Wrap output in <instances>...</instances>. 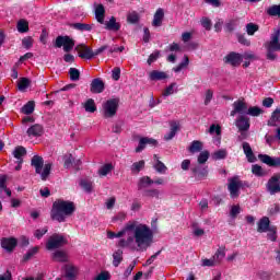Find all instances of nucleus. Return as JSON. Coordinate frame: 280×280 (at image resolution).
<instances>
[{"label": "nucleus", "mask_w": 280, "mask_h": 280, "mask_svg": "<svg viewBox=\"0 0 280 280\" xmlns=\"http://www.w3.org/2000/svg\"><path fill=\"white\" fill-rule=\"evenodd\" d=\"M264 110L261 108L254 106V107H247L246 115H250L252 117H259L260 114H262Z\"/></svg>", "instance_id": "47"}, {"label": "nucleus", "mask_w": 280, "mask_h": 280, "mask_svg": "<svg viewBox=\"0 0 280 280\" xmlns=\"http://www.w3.org/2000/svg\"><path fill=\"white\" fill-rule=\"evenodd\" d=\"M279 124H280V109H276L268 121V126H279Z\"/></svg>", "instance_id": "34"}, {"label": "nucleus", "mask_w": 280, "mask_h": 280, "mask_svg": "<svg viewBox=\"0 0 280 280\" xmlns=\"http://www.w3.org/2000/svg\"><path fill=\"white\" fill-rule=\"evenodd\" d=\"M259 30V26L253 23H248L246 25V32L248 34V36H254L255 32H257Z\"/></svg>", "instance_id": "53"}, {"label": "nucleus", "mask_w": 280, "mask_h": 280, "mask_svg": "<svg viewBox=\"0 0 280 280\" xmlns=\"http://www.w3.org/2000/svg\"><path fill=\"white\" fill-rule=\"evenodd\" d=\"M31 83H32V81H30V79H27V78L20 79V81L18 82L19 91H25L30 86Z\"/></svg>", "instance_id": "45"}, {"label": "nucleus", "mask_w": 280, "mask_h": 280, "mask_svg": "<svg viewBox=\"0 0 280 280\" xmlns=\"http://www.w3.org/2000/svg\"><path fill=\"white\" fill-rule=\"evenodd\" d=\"M94 14L97 23L104 25V19L106 18V9L104 4L94 3Z\"/></svg>", "instance_id": "14"}, {"label": "nucleus", "mask_w": 280, "mask_h": 280, "mask_svg": "<svg viewBox=\"0 0 280 280\" xmlns=\"http://www.w3.org/2000/svg\"><path fill=\"white\" fill-rule=\"evenodd\" d=\"M267 191L270 192L271 196L275 194H280V174H275L266 185Z\"/></svg>", "instance_id": "7"}, {"label": "nucleus", "mask_w": 280, "mask_h": 280, "mask_svg": "<svg viewBox=\"0 0 280 280\" xmlns=\"http://www.w3.org/2000/svg\"><path fill=\"white\" fill-rule=\"evenodd\" d=\"M153 167L159 174H165V172H167V166H165V164L161 161L155 162Z\"/></svg>", "instance_id": "49"}, {"label": "nucleus", "mask_w": 280, "mask_h": 280, "mask_svg": "<svg viewBox=\"0 0 280 280\" xmlns=\"http://www.w3.org/2000/svg\"><path fill=\"white\" fill-rule=\"evenodd\" d=\"M170 75H167L166 72L159 71V70H153L149 73V79L152 80L153 82H156L159 80H167Z\"/></svg>", "instance_id": "24"}, {"label": "nucleus", "mask_w": 280, "mask_h": 280, "mask_svg": "<svg viewBox=\"0 0 280 280\" xmlns=\"http://www.w3.org/2000/svg\"><path fill=\"white\" fill-rule=\"evenodd\" d=\"M38 253V247H33L31 248L26 255H24V261H30V259H32V257H34V255H36Z\"/></svg>", "instance_id": "57"}, {"label": "nucleus", "mask_w": 280, "mask_h": 280, "mask_svg": "<svg viewBox=\"0 0 280 280\" xmlns=\"http://www.w3.org/2000/svg\"><path fill=\"white\" fill-rule=\"evenodd\" d=\"M124 261V250L118 249L113 254V266L117 268Z\"/></svg>", "instance_id": "30"}, {"label": "nucleus", "mask_w": 280, "mask_h": 280, "mask_svg": "<svg viewBox=\"0 0 280 280\" xmlns=\"http://www.w3.org/2000/svg\"><path fill=\"white\" fill-rule=\"evenodd\" d=\"M144 198H156L159 199L161 196V191L159 189H144L142 192Z\"/></svg>", "instance_id": "33"}, {"label": "nucleus", "mask_w": 280, "mask_h": 280, "mask_svg": "<svg viewBox=\"0 0 280 280\" xmlns=\"http://www.w3.org/2000/svg\"><path fill=\"white\" fill-rule=\"evenodd\" d=\"M127 21L128 23H137L139 21V13L137 12H131L127 15Z\"/></svg>", "instance_id": "59"}, {"label": "nucleus", "mask_w": 280, "mask_h": 280, "mask_svg": "<svg viewBox=\"0 0 280 280\" xmlns=\"http://www.w3.org/2000/svg\"><path fill=\"white\" fill-rule=\"evenodd\" d=\"M83 108L85 109V113H95V110H97V106L95 105V100L89 98L83 104Z\"/></svg>", "instance_id": "32"}, {"label": "nucleus", "mask_w": 280, "mask_h": 280, "mask_svg": "<svg viewBox=\"0 0 280 280\" xmlns=\"http://www.w3.org/2000/svg\"><path fill=\"white\" fill-rule=\"evenodd\" d=\"M186 67H189V57H187V55L184 56V61H182L177 67L173 68V71H175V73H180V71H183V69Z\"/></svg>", "instance_id": "41"}, {"label": "nucleus", "mask_w": 280, "mask_h": 280, "mask_svg": "<svg viewBox=\"0 0 280 280\" xmlns=\"http://www.w3.org/2000/svg\"><path fill=\"white\" fill-rule=\"evenodd\" d=\"M69 75H70V80H72V82H78V80H80V70H78L75 68H70Z\"/></svg>", "instance_id": "50"}, {"label": "nucleus", "mask_w": 280, "mask_h": 280, "mask_svg": "<svg viewBox=\"0 0 280 280\" xmlns=\"http://www.w3.org/2000/svg\"><path fill=\"white\" fill-rule=\"evenodd\" d=\"M143 167H145V161L141 160L139 162H135L130 166L131 174H139V172H141V170H143Z\"/></svg>", "instance_id": "35"}, {"label": "nucleus", "mask_w": 280, "mask_h": 280, "mask_svg": "<svg viewBox=\"0 0 280 280\" xmlns=\"http://www.w3.org/2000/svg\"><path fill=\"white\" fill-rule=\"evenodd\" d=\"M69 260V256L63 250H56L52 253V261L65 262Z\"/></svg>", "instance_id": "28"}, {"label": "nucleus", "mask_w": 280, "mask_h": 280, "mask_svg": "<svg viewBox=\"0 0 280 280\" xmlns=\"http://www.w3.org/2000/svg\"><path fill=\"white\" fill-rule=\"evenodd\" d=\"M268 211H269V215H277V213L280 212V205L279 203L271 205Z\"/></svg>", "instance_id": "60"}, {"label": "nucleus", "mask_w": 280, "mask_h": 280, "mask_svg": "<svg viewBox=\"0 0 280 280\" xmlns=\"http://www.w3.org/2000/svg\"><path fill=\"white\" fill-rule=\"evenodd\" d=\"M77 51H79L80 58H83L85 60H92L93 58V49L84 44L78 45Z\"/></svg>", "instance_id": "13"}, {"label": "nucleus", "mask_w": 280, "mask_h": 280, "mask_svg": "<svg viewBox=\"0 0 280 280\" xmlns=\"http://www.w3.org/2000/svg\"><path fill=\"white\" fill-rule=\"evenodd\" d=\"M258 159L261 161V163H265V165H268L269 167H280V158H272L268 154H259Z\"/></svg>", "instance_id": "11"}, {"label": "nucleus", "mask_w": 280, "mask_h": 280, "mask_svg": "<svg viewBox=\"0 0 280 280\" xmlns=\"http://www.w3.org/2000/svg\"><path fill=\"white\" fill-rule=\"evenodd\" d=\"M238 21L235 19L228 20L224 25L225 32H235V27H237Z\"/></svg>", "instance_id": "36"}, {"label": "nucleus", "mask_w": 280, "mask_h": 280, "mask_svg": "<svg viewBox=\"0 0 280 280\" xmlns=\"http://www.w3.org/2000/svg\"><path fill=\"white\" fill-rule=\"evenodd\" d=\"M65 272L66 279L73 280L78 275V268L73 267V265H66Z\"/></svg>", "instance_id": "25"}, {"label": "nucleus", "mask_w": 280, "mask_h": 280, "mask_svg": "<svg viewBox=\"0 0 280 280\" xmlns=\"http://www.w3.org/2000/svg\"><path fill=\"white\" fill-rule=\"evenodd\" d=\"M22 45L25 49H31L32 45H34V39L32 37H25L22 39Z\"/></svg>", "instance_id": "61"}, {"label": "nucleus", "mask_w": 280, "mask_h": 280, "mask_svg": "<svg viewBox=\"0 0 280 280\" xmlns=\"http://www.w3.org/2000/svg\"><path fill=\"white\" fill-rule=\"evenodd\" d=\"M156 140L152 138H141L138 147L136 148V152H143V150H145V145H156Z\"/></svg>", "instance_id": "20"}, {"label": "nucleus", "mask_w": 280, "mask_h": 280, "mask_svg": "<svg viewBox=\"0 0 280 280\" xmlns=\"http://www.w3.org/2000/svg\"><path fill=\"white\" fill-rule=\"evenodd\" d=\"M55 47L60 49V47H63V51L66 54H69L75 47V42L69 37V36H58L55 42Z\"/></svg>", "instance_id": "6"}, {"label": "nucleus", "mask_w": 280, "mask_h": 280, "mask_svg": "<svg viewBox=\"0 0 280 280\" xmlns=\"http://www.w3.org/2000/svg\"><path fill=\"white\" fill-rule=\"evenodd\" d=\"M16 244H19V242L14 237L2 238L1 241V247L4 248L7 253H12V250L16 248Z\"/></svg>", "instance_id": "16"}, {"label": "nucleus", "mask_w": 280, "mask_h": 280, "mask_svg": "<svg viewBox=\"0 0 280 280\" xmlns=\"http://www.w3.org/2000/svg\"><path fill=\"white\" fill-rule=\"evenodd\" d=\"M243 151H244V154H245L248 163H255V161H257L255 153H253V148H250V143L243 142Z\"/></svg>", "instance_id": "18"}, {"label": "nucleus", "mask_w": 280, "mask_h": 280, "mask_svg": "<svg viewBox=\"0 0 280 280\" xmlns=\"http://www.w3.org/2000/svg\"><path fill=\"white\" fill-rule=\"evenodd\" d=\"M113 172V164H105L98 170V176H108Z\"/></svg>", "instance_id": "44"}, {"label": "nucleus", "mask_w": 280, "mask_h": 280, "mask_svg": "<svg viewBox=\"0 0 280 280\" xmlns=\"http://www.w3.org/2000/svg\"><path fill=\"white\" fill-rule=\"evenodd\" d=\"M252 173L255 174V176H265L266 175V172H264V168L257 164L252 166Z\"/></svg>", "instance_id": "52"}, {"label": "nucleus", "mask_w": 280, "mask_h": 280, "mask_svg": "<svg viewBox=\"0 0 280 280\" xmlns=\"http://www.w3.org/2000/svg\"><path fill=\"white\" fill-rule=\"evenodd\" d=\"M73 27L74 30H79V32H91L93 24L74 23Z\"/></svg>", "instance_id": "40"}, {"label": "nucleus", "mask_w": 280, "mask_h": 280, "mask_svg": "<svg viewBox=\"0 0 280 280\" xmlns=\"http://www.w3.org/2000/svg\"><path fill=\"white\" fill-rule=\"evenodd\" d=\"M150 185H154V180L149 176H143L138 180V190L143 191V189H148Z\"/></svg>", "instance_id": "23"}, {"label": "nucleus", "mask_w": 280, "mask_h": 280, "mask_svg": "<svg viewBox=\"0 0 280 280\" xmlns=\"http://www.w3.org/2000/svg\"><path fill=\"white\" fill-rule=\"evenodd\" d=\"M174 89H176V83H171L162 93L164 97H170V95H174Z\"/></svg>", "instance_id": "55"}, {"label": "nucleus", "mask_w": 280, "mask_h": 280, "mask_svg": "<svg viewBox=\"0 0 280 280\" xmlns=\"http://www.w3.org/2000/svg\"><path fill=\"white\" fill-rule=\"evenodd\" d=\"M270 44H271V47L276 49V51H280L279 33H276L272 36Z\"/></svg>", "instance_id": "51"}, {"label": "nucleus", "mask_w": 280, "mask_h": 280, "mask_svg": "<svg viewBox=\"0 0 280 280\" xmlns=\"http://www.w3.org/2000/svg\"><path fill=\"white\" fill-rule=\"evenodd\" d=\"M241 212H242V208H240V206H232L230 215L231 218H237V215H240Z\"/></svg>", "instance_id": "62"}, {"label": "nucleus", "mask_w": 280, "mask_h": 280, "mask_svg": "<svg viewBox=\"0 0 280 280\" xmlns=\"http://www.w3.org/2000/svg\"><path fill=\"white\" fill-rule=\"evenodd\" d=\"M226 257V247H219L215 254L212 256V259L217 262V266L222 264V259Z\"/></svg>", "instance_id": "26"}, {"label": "nucleus", "mask_w": 280, "mask_h": 280, "mask_svg": "<svg viewBox=\"0 0 280 280\" xmlns=\"http://www.w3.org/2000/svg\"><path fill=\"white\" fill-rule=\"evenodd\" d=\"M67 244V238L62 234L55 233L49 236L46 248L47 250H56V248H62Z\"/></svg>", "instance_id": "5"}, {"label": "nucleus", "mask_w": 280, "mask_h": 280, "mask_svg": "<svg viewBox=\"0 0 280 280\" xmlns=\"http://www.w3.org/2000/svg\"><path fill=\"white\" fill-rule=\"evenodd\" d=\"M73 213H75V203L73 201L57 199L52 203L50 218L56 222H67V218H71Z\"/></svg>", "instance_id": "2"}, {"label": "nucleus", "mask_w": 280, "mask_h": 280, "mask_svg": "<svg viewBox=\"0 0 280 280\" xmlns=\"http://www.w3.org/2000/svg\"><path fill=\"white\" fill-rule=\"evenodd\" d=\"M49 230L47 228H44L42 230H36L35 233H34V236L37 238V240H40L43 237V235H46V233L48 232Z\"/></svg>", "instance_id": "64"}, {"label": "nucleus", "mask_w": 280, "mask_h": 280, "mask_svg": "<svg viewBox=\"0 0 280 280\" xmlns=\"http://www.w3.org/2000/svg\"><path fill=\"white\" fill-rule=\"evenodd\" d=\"M272 228V225H270V219L268 217H262L259 221H258V228H257V232L258 233H268V231Z\"/></svg>", "instance_id": "17"}, {"label": "nucleus", "mask_w": 280, "mask_h": 280, "mask_svg": "<svg viewBox=\"0 0 280 280\" xmlns=\"http://www.w3.org/2000/svg\"><path fill=\"white\" fill-rule=\"evenodd\" d=\"M237 40L241 45H245V47H250V40H248L246 36L237 35Z\"/></svg>", "instance_id": "63"}, {"label": "nucleus", "mask_w": 280, "mask_h": 280, "mask_svg": "<svg viewBox=\"0 0 280 280\" xmlns=\"http://www.w3.org/2000/svg\"><path fill=\"white\" fill-rule=\"evenodd\" d=\"M30 31V24L27 23V21L25 20H20L18 22V32H20V34H25V32Z\"/></svg>", "instance_id": "42"}, {"label": "nucleus", "mask_w": 280, "mask_h": 280, "mask_svg": "<svg viewBox=\"0 0 280 280\" xmlns=\"http://www.w3.org/2000/svg\"><path fill=\"white\" fill-rule=\"evenodd\" d=\"M180 130V124L176 120L170 122V131L164 136V141H172L176 137V132Z\"/></svg>", "instance_id": "15"}, {"label": "nucleus", "mask_w": 280, "mask_h": 280, "mask_svg": "<svg viewBox=\"0 0 280 280\" xmlns=\"http://www.w3.org/2000/svg\"><path fill=\"white\" fill-rule=\"evenodd\" d=\"M211 100H213V91L207 90L203 98L205 106H209V104H211Z\"/></svg>", "instance_id": "54"}, {"label": "nucleus", "mask_w": 280, "mask_h": 280, "mask_svg": "<svg viewBox=\"0 0 280 280\" xmlns=\"http://www.w3.org/2000/svg\"><path fill=\"white\" fill-rule=\"evenodd\" d=\"M107 237L108 240H115V237L120 238L117 243L119 248L148 250L154 242V232H152V229L147 224H142L138 221H129L125 224L121 231L117 233L108 231Z\"/></svg>", "instance_id": "1"}, {"label": "nucleus", "mask_w": 280, "mask_h": 280, "mask_svg": "<svg viewBox=\"0 0 280 280\" xmlns=\"http://www.w3.org/2000/svg\"><path fill=\"white\" fill-rule=\"evenodd\" d=\"M207 161H209V151H202L198 156V163L203 165Z\"/></svg>", "instance_id": "56"}, {"label": "nucleus", "mask_w": 280, "mask_h": 280, "mask_svg": "<svg viewBox=\"0 0 280 280\" xmlns=\"http://www.w3.org/2000/svg\"><path fill=\"white\" fill-rule=\"evenodd\" d=\"M232 106L233 110L230 113L231 117H235L236 115H246L248 110V105L242 100L235 101Z\"/></svg>", "instance_id": "8"}, {"label": "nucleus", "mask_w": 280, "mask_h": 280, "mask_svg": "<svg viewBox=\"0 0 280 280\" xmlns=\"http://www.w3.org/2000/svg\"><path fill=\"white\" fill-rule=\"evenodd\" d=\"M243 57L241 54L237 52H230L224 58V62L226 65H231L232 67H240L242 65Z\"/></svg>", "instance_id": "12"}, {"label": "nucleus", "mask_w": 280, "mask_h": 280, "mask_svg": "<svg viewBox=\"0 0 280 280\" xmlns=\"http://www.w3.org/2000/svg\"><path fill=\"white\" fill-rule=\"evenodd\" d=\"M267 14H269V16H278L280 19V4H273L269 7Z\"/></svg>", "instance_id": "43"}, {"label": "nucleus", "mask_w": 280, "mask_h": 280, "mask_svg": "<svg viewBox=\"0 0 280 280\" xmlns=\"http://www.w3.org/2000/svg\"><path fill=\"white\" fill-rule=\"evenodd\" d=\"M201 266L211 268V267H213V266H218V264L215 262L214 258L211 257V258L202 259Z\"/></svg>", "instance_id": "58"}, {"label": "nucleus", "mask_w": 280, "mask_h": 280, "mask_svg": "<svg viewBox=\"0 0 280 280\" xmlns=\"http://www.w3.org/2000/svg\"><path fill=\"white\" fill-rule=\"evenodd\" d=\"M242 188V182H240L237 178L230 179V183L228 185V189L230 191V196L232 199L240 198V189Z\"/></svg>", "instance_id": "9"}, {"label": "nucleus", "mask_w": 280, "mask_h": 280, "mask_svg": "<svg viewBox=\"0 0 280 280\" xmlns=\"http://www.w3.org/2000/svg\"><path fill=\"white\" fill-rule=\"evenodd\" d=\"M25 154H27V151L23 147H18L13 151V156L18 159L20 164L23 163V156H25Z\"/></svg>", "instance_id": "29"}, {"label": "nucleus", "mask_w": 280, "mask_h": 280, "mask_svg": "<svg viewBox=\"0 0 280 280\" xmlns=\"http://www.w3.org/2000/svg\"><path fill=\"white\" fill-rule=\"evenodd\" d=\"M35 103L34 101H30L27 102L23 107H22V113L24 115H32V113H34V108H35Z\"/></svg>", "instance_id": "38"}, {"label": "nucleus", "mask_w": 280, "mask_h": 280, "mask_svg": "<svg viewBox=\"0 0 280 280\" xmlns=\"http://www.w3.org/2000/svg\"><path fill=\"white\" fill-rule=\"evenodd\" d=\"M235 126L240 132L250 130V118L245 115H240L235 120Z\"/></svg>", "instance_id": "10"}, {"label": "nucleus", "mask_w": 280, "mask_h": 280, "mask_svg": "<svg viewBox=\"0 0 280 280\" xmlns=\"http://www.w3.org/2000/svg\"><path fill=\"white\" fill-rule=\"evenodd\" d=\"M80 185L82 187V189H84V191H88V194H91L92 189H93V183L89 179H82L80 182Z\"/></svg>", "instance_id": "48"}, {"label": "nucleus", "mask_w": 280, "mask_h": 280, "mask_svg": "<svg viewBox=\"0 0 280 280\" xmlns=\"http://www.w3.org/2000/svg\"><path fill=\"white\" fill-rule=\"evenodd\" d=\"M165 16V12L163 9H158L153 15L152 25L153 27H161L163 25V19Z\"/></svg>", "instance_id": "21"}, {"label": "nucleus", "mask_w": 280, "mask_h": 280, "mask_svg": "<svg viewBox=\"0 0 280 280\" xmlns=\"http://www.w3.org/2000/svg\"><path fill=\"white\" fill-rule=\"evenodd\" d=\"M226 156H229V152L226 151V149H220L212 153L213 161H222V160L226 159Z\"/></svg>", "instance_id": "31"}, {"label": "nucleus", "mask_w": 280, "mask_h": 280, "mask_svg": "<svg viewBox=\"0 0 280 280\" xmlns=\"http://www.w3.org/2000/svg\"><path fill=\"white\" fill-rule=\"evenodd\" d=\"M119 110V98H109L102 104V115L105 119H113Z\"/></svg>", "instance_id": "4"}, {"label": "nucleus", "mask_w": 280, "mask_h": 280, "mask_svg": "<svg viewBox=\"0 0 280 280\" xmlns=\"http://www.w3.org/2000/svg\"><path fill=\"white\" fill-rule=\"evenodd\" d=\"M91 93H104V81L102 79H94L90 88Z\"/></svg>", "instance_id": "19"}, {"label": "nucleus", "mask_w": 280, "mask_h": 280, "mask_svg": "<svg viewBox=\"0 0 280 280\" xmlns=\"http://www.w3.org/2000/svg\"><path fill=\"white\" fill-rule=\"evenodd\" d=\"M28 137H40L43 135V126L40 125H33L26 131Z\"/></svg>", "instance_id": "27"}, {"label": "nucleus", "mask_w": 280, "mask_h": 280, "mask_svg": "<svg viewBox=\"0 0 280 280\" xmlns=\"http://www.w3.org/2000/svg\"><path fill=\"white\" fill-rule=\"evenodd\" d=\"M266 47H267V60H277V54H275L277 49L272 47V44L269 42Z\"/></svg>", "instance_id": "39"}, {"label": "nucleus", "mask_w": 280, "mask_h": 280, "mask_svg": "<svg viewBox=\"0 0 280 280\" xmlns=\"http://www.w3.org/2000/svg\"><path fill=\"white\" fill-rule=\"evenodd\" d=\"M267 238L270 240V242H277V226L271 225V228H269Z\"/></svg>", "instance_id": "46"}, {"label": "nucleus", "mask_w": 280, "mask_h": 280, "mask_svg": "<svg viewBox=\"0 0 280 280\" xmlns=\"http://www.w3.org/2000/svg\"><path fill=\"white\" fill-rule=\"evenodd\" d=\"M189 152H191V154H196V152H202V142L198 140L192 141L189 147Z\"/></svg>", "instance_id": "37"}, {"label": "nucleus", "mask_w": 280, "mask_h": 280, "mask_svg": "<svg viewBox=\"0 0 280 280\" xmlns=\"http://www.w3.org/2000/svg\"><path fill=\"white\" fill-rule=\"evenodd\" d=\"M31 165L34 167L35 173L40 175L42 180H47V178H49L51 167H54V163H45V160L40 155H34L31 160Z\"/></svg>", "instance_id": "3"}, {"label": "nucleus", "mask_w": 280, "mask_h": 280, "mask_svg": "<svg viewBox=\"0 0 280 280\" xmlns=\"http://www.w3.org/2000/svg\"><path fill=\"white\" fill-rule=\"evenodd\" d=\"M105 30H108L109 32H119V30H121V24L117 22L115 16H112L109 21L105 23Z\"/></svg>", "instance_id": "22"}]
</instances>
